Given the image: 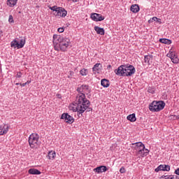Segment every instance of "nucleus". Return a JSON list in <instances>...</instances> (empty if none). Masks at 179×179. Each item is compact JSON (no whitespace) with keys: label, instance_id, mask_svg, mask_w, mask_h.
<instances>
[{"label":"nucleus","instance_id":"nucleus-32","mask_svg":"<svg viewBox=\"0 0 179 179\" xmlns=\"http://www.w3.org/2000/svg\"><path fill=\"white\" fill-rule=\"evenodd\" d=\"M171 61L173 64H178V57H177V56H176V57L173 58V59H171Z\"/></svg>","mask_w":179,"mask_h":179},{"label":"nucleus","instance_id":"nucleus-23","mask_svg":"<svg viewBox=\"0 0 179 179\" xmlns=\"http://www.w3.org/2000/svg\"><path fill=\"white\" fill-rule=\"evenodd\" d=\"M8 134V129L3 130V125L0 126V135H5Z\"/></svg>","mask_w":179,"mask_h":179},{"label":"nucleus","instance_id":"nucleus-24","mask_svg":"<svg viewBox=\"0 0 179 179\" xmlns=\"http://www.w3.org/2000/svg\"><path fill=\"white\" fill-rule=\"evenodd\" d=\"M132 145H135V149H138V148H141V146H143L144 144L142 143V142H138V143H132Z\"/></svg>","mask_w":179,"mask_h":179},{"label":"nucleus","instance_id":"nucleus-47","mask_svg":"<svg viewBox=\"0 0 179 179\" xmlns=\"http://www.w3.org/2000/svg\"><path fill=\"white\" fill-rule=\"evenodd\" d=\"M71 73H73V72L71 71Z\"/></svg>","mask_w":179,"mask_h":179},{"label":"nucleus","instance_id":"nucleus-41","mask_svg":"<svg viewBox=\"0 0 179 179\" xmlns=\"http://www.w3.org/2000/svg\"><path fill=\"white\" fill-rule=\"evenodd\" d=\"M148 23H153V20L152 18H150L149 20H148Z\"/></svg>","mask_w":179,"mask_h":179},{"label":"nucleus","instance_id":"nucleus-5","mask_svg":"<svg viewBox=\"0 0 179 179\" xmlns=\"http://www.w3.org/2000/svg\"><path fill=\"white\" fill-rule=\"evenodd\" d=\"M115 73L117 76H128L127 72V65H121L117 68V69L115 70Z\"/></svg>","mask_w":179,"mask_h":179},{"label":"nucleus","instance_id":"nucleus-12","mask_svg":"<svg viewBox=\"0 0 179 179\" xmlns=\"http://www.w3.org/2000/svg\"><path fill=\"white\" fill-rule=\"evenodd\" d=\"M108 169L106 166H100L94 169L96 173H106Z\"/></svg>","mask_w":179,"mask_h":179},{"label":"nucleus","instance_id":"nucleus-44","mask_svg":"<svg viewBox=\"0 0 179 179\" xmlns=\"http://www.w3.org/2000/svg\"><path fill=\"white\" fill-rule=\"evenodd\" d=\"M150 93H152V94H153V93H155V91L150 92L149 91Z\"/></svg>","mask_w":179,"mask_h":179},{"label":"nucleus","instance_id":"nucleus-2","mask_svg":"<svg viewBox=\"0 0 179 179\" xmlns=\"http://www.w3.org/2000/svg\"><path fill=\"white\" fill-rule=\"evenodd\" d=\"M69 43H71L69 38H64L61 35H53V44L56 51H59V50L63 52L66 51V49L69 47Z\"/></svg>","mask_w":179,"mask_h":179},{"label":"nucleus","instance_id":"nucleus-18","mask_svg":"<svg viewBox=\"0 0 179 179\" xmlns=\"http://www.w3.org/2000/svg\"><path fill=\"white\" fill-rule=\"evenodd\" d=\"M100 67H101V64H96L92 68L93 72H94V73H99V71H100Z\"/></svg>","mask_w":179,"mask_h":179},{"label":"nucleus","instance_id":"nucleus-7","mask_svg":"<svg viewBox=\"0 0 179 179\" xmlns=\"http://www.w3.org/2000/svg\"><path fill=\"white\" fill-rule=\"evenodd\" d=\"M53 15H55V16L57 17H65V16L68 15V11H66V10L62 7H59L56 11V13H54Z\"/></svg>","mask_w":179,"mask_h":179},{"label":"nucleus","instance_id":"nucleus-37","mask_svg":"<svg viewBox=\"0 0 179 179\" xmlns=\"http://www.w3.org/2000/svg\"><path fill=\"white\" fill-rule=\"evenodd\" d=\"M157 23H159V24H162V19L157 18Z\"/></svg>","mask_w":179,"mask_h":179},{"label":"nucleus","instance_id":"nucleus-17","mask_svg":"<svg viewBox=\"0 0 179 179\" xmlns=\"http://www.w3.org/2000/svg\"><path fill=\"white\" fill-rule=\"evenodd\" d=\"M101 85L103 87H108L110 86V80L103 78L101 80Z\"/></svg>","mask_w":179,"mask_h":179},{"label":"nucleus","instance_id":"nucleus-30","mask_svg":"<svg viewBox=\"0 0 179 179\" xmlns=\"http://www.w3.org/2000/svg\"><path fill=\"white\" fill-rule=\"evenodd\" d=\"M8 22L9 23H15V21L13 20V16L12 15H9Z\"/></svg>","mask_w":179,"mask_h":179},{"label":"nucleus","instance_id":"nucleus-27","mask_svg":"<svg viewBox=\"0 0 179 179\" xmlns=\"http://www.w3.org/2000/svg\"><path fill=\"white\" fill-rule=\"evenodd\" d=\"M80 75H82V76H86V75H87V69H83L80 71Z\"/></svg>","mask_w":179,"mask_h":179},{"label":"nucleus","instance_id":"nucleus-4","mask_svg":"<svg viewBox=\"0 0 179 179\" xmlns=\"http://www.w3.org/2000/svg\"><path fill=\"white\" fill-rule=\"evenodd\" d=\"M38 139H39L38 134H32L29 136V144L30 148H31V149H34V148H37V146H38L39 145Z\"/></svg>","mask_w":179,"mask_h":179},{"label":"nucleus","instance_id":"nucleus-33","mask_svg":"<svg viewBox=\"0 0 179 179\" xmlns=\"http://www.w3.org/2000/svg\"><path fill=\"white\" fill-rule=\"evenodd\" d=\"M120 173H121V174H124V173H125V168L124 167L120 168Z\"/></svg>","mask_w":179,"mask_h":179},{"label":"nucleus","instance_id":"nucleus-6","mask_svg":"<svg viewBox=\"0 0 179 179\" xmlns=\"http://www.w3.org/2000/svg\"><path fill=\"white\" fill-rule=\"evenodd\" d=\"M24 44H26V41L24 39H21L20 43L17 40L14 39L10 43V47H13V48H23L24 47Z\"/></svg>","mask_w":179,"mask_h":179},{"label":"nucleus","instance_id":"nucleus-39","mask_svg":"<svg viewBox=\"0 0 179 179\" xmlns=\"http://www.w3.org/2000/svg\"><path fill=\"white\" fill-rule=\"evenodd\" d=\"M152 19V22H157V17H153Z\"/></svg>","mask_w":179,"mask_h":179},{"label":"nucleus","instance_id":"nucleus-34","mask_svg":"<svg viewBox=\"0 0 179 179\" xmlns=\"http://www.w3.org/2000/svg\"><path fill=\"white\" fill-rule=\"evenodd\" d=\"M64 29L62 27L58 28V29H57V31L59 33H64Z\"/></svg>","mask_w":179,"mask_h":179},{"label":"nucleus","instance_id":"nucleus-29","mask_svg":"<svg viewBox=\"0 0 179 179\" xmlns=\"http://www.w3.org/2000/svg\"><path fill=\"white\" fill-rule=\"evenodd\" d=\"M168 55H169V57L171 58V59H173V58H176V57H177L176 55V53L171 52L170 54H168Z\"/></svg>","mask_w":179,"mask_h":179},{"label":"nucleus","instance_id":"nucleus-9","mask_svg":"<svg viewBox=\"0 0 179 179\" xmlns=\"http://www.w3.org/2000/svg\"><path fill=\"white\" fill-rule=\"evenodd\" d=\"M90 17L94 22H101V21L104 20L103 16L101 15L100 14L96 13H92Z\"/></svg>","mask_w":179,"mask_h":179},{"label":"nucleus","instance_id":"nucleus-8","mask_svg":"<svg viewBox=\"0 0 179 179\" xmlns=\"http://www.w3.org/2000/svg\"><path fill=\"white\" fill-rule=\"evenodd\" d=\"M61 120H64L67 124H73L75 122L73 117L71 116V115L68 113H63L61 116Z\"/></svg>","mask_w":179,"mask_h":179},{"label":"nucleus","instance_id":"nucleus-1","mask_svg":"<svg viewBox=\"0 0 179 179\" xmlns=\"http://www.w3.org/2000/svg\"><path fill=\"white\" fill-rule=\"evenodd\" d=\"M77 92H79L74 101L73 106L75 107H70V110L77 112L78 117L82 116L83 113L87 110V112L92 111L93 108L90 107V101L86 99V95L90 93L89 85H83L77 88Z\"/></svg>","mask_w":179,"mask_h":179},{"label":"nucleus","instance_id":"nucleus-46","mask_svg":"<svg viewBox=\"0 0 179 179\" xmlns=\"http://www.w3.org/2000/svg\"><path fill=\"white\" fill-rule=\"evenodd\" d=\"M108 68H111V65H108Z\"/></svg>","mask_w":179,"mask_h":179},{"label":"nucleus","instance_id":"nucleus-20","mask_svg":"<svg viewBox=\"0 0 179 179\" xmlns=\"http://www.w3.org/2000/svg\"><path fill=\"white\" fill-rule=\"evenodd\" d=\"M17 3V0H7V5L10 8H13Z\"/></svg>","mask_w":179,"mask_h":179},{"label":"nucleus","instance_id":"nucleus-48","mask_svg":"<svg viewBox=\"0 0 179 179\" xmlns=\"http://www.w3.org/2000/svg\"><path fill=\"white\" fill-rule=\"evenodd\" d=\"M178 179H179V177H178Z\"/></svg>","mask_w":179,"mask_h":179},{"label":"nucleus","instance_id":"nucleus-40","mask_svg":"<svg viewBox=\"0 0 179 179\" xmlns=\"http://www.w3.org/2000/svg\"><path fill=\"white\" fill-rule=\"evenodd\" d=\"M20 86H22V87H24V86H26V83H20Z\"/></svg>","mask_w":179,"mask_h":179},{"label":"nucleus","instance_id":"nucleus-11","mask_svg":"<svg viewBox=\"0 0 179 179\" xmlns=\"http://www.w3.org/2000/svg\"><path fill=\"white\" fill-rule=\"evenodd\" d=\"M155 171L157 173H159V171H170V166L169 165H159L155 169Z\"/></svg>","mask_w":179,"mask_h":179},{"label":"nucleus","instance_id":"nucleus-10","mask_svg":"<svg viewBox=\"0 0 179 179\" xmlns=\"http://www.w3.org/2000/svg\"><path fill=\"white\" fill-rule=\"evenodd\" d=\"M126 69H127V76H132L134 75V73H135L136 70H135V67L133 65H126Z\"/></svg>","mask_w":179,"mask_h":179},{"label":"nucleus","instance_id":"nucleus-28","mask_svg":"<svg viewBox=\"0 0 179 179\" xmlns=\"http://www.w3.org/2000/svg\"><path fill=\"white\" fill-rule=\"evenodd\" d=\"M143 149H145V145H141V147H138V148L136 149V150H137L139 155V153H142L143 152Z\"/></svg>","mask_w":179,"mask_h":179},{"label":"nucleus","instance_id":"nucleus-31","mask_svg":"<svg viewBox=\"0 0 179 179\" xmlns=\"http://www.w3.org/2000/svg\"><path fill=\"white\" fill-rule=\"evenodd\" d=\"M6 129H7V132H8V131H9V125L3 124V131H6Z\"/></svg>","mask_w":179,"mask_h":179},{"label":"nucleus","instance_id":"nucleus-36","mask_svg":"<svg viewBox=\"0 0 179 179\" xmlns=\"http://www.w3.org/2000/svg\"><path fill=\"white\" fill-rule=\"evenodd\" d=\"M178 178L177 176H171V179H178Z\"/></svg>","mask_w":179,"mask_h":179},{"label":"nucleus","instance_id":"nucleus-26","mask_svg":"<svg viewBox=\"0 0 179 179\" xmlns=\"http://www.w3.org/2000/svg\"><path fill=\"white\" fill-rule=\"evenodd\" d=\"M149 153V151H148V149H146V148H144L143 150V152H139V154L138 155H141V156H146V155H148Z\"/></svg>","mask_w":179,"mask_h":179},{"label":"nucleus","instance_id":"nucleus-21","mask_svg":"<svg viewBox=\"0 0 179 179\" xmlns=\"http://www.w3.org/2000/svg\"><path fill=\"white\" fill-rule=\"evenodd\" d=\"M127 120L130 121L131 122H135L136 121V117L135 116V113H133L131 115H129L127 116Z\"/></svg>","mask_w":179,"mask_h":179},{"label":"nucleus","instance_id":"nucleus-15","mask_svg":"<svg viewBox=\"0 0 179 179\" xmlns=\"http://www.w3.org/2000/svg\"><path fill=\"white\" fill-rule=\"evenodd\" d=\"M130 10L133 13H138L139 12V6L138 4L131 5Z\"/></svg>","mask_w":179,"mask_h":179},{"label":"nucleus","instance_id":"nucleus-14","mask_svg":"<svg viewBox=\"0 0 179 179\" xmlns=\"http://www.w3.org/2000/svg\"><path fill=\"white\" fill-rule=\"evenodd\" d=\"M28 173L29 174L35 175V176H39V174H41V171H38V169H30L28 171Z\"/></svg>","mask_w":179,"mask_h":179},{"label":"nucleus","instance_id":"nucleus-35","mask_svg":"<svg viewBox=\"0 0 179 179\" xmlns=\"http://www.w3.org/2000/svg\"><path fill=\"white\" fill-rule=\"evenodd\" d=\"M15 77L16 78H22V72H18Z\"/></svg>","mask_w":179,"mask_h":179},{"label":"nucleus","instance_id":"nucleus-25","mask_svg":"<svg viewBox=\"0 0 179 179\" xmlns=\"http://www.w3.org/2000/svg\"><path fill=\"white\" fill-rule=\"evenodd\" d=\"M49 9H50V10H52V12H55V13H57V11L58 10V6H48Z\"/></svg>","mask_w":179,"mask_h":179},{"label":"nucleus","instance_id":"nucleus-13","mask_svg":"<svg viewBox=\"0 0 179 179\" xmlns=\"http://www.w3.org/2000/svg\"><path fill=\"white\" fill-rule=\"evenodd\" d=\"M94 29L95 30V31H96L97 34H100L101 36H104V34H105L104 28H101L100 27L95 26L94 27Z\"/></svg>","mask_w":179,"mask_h":179},{"label":"nucleus","instance_id":"nucleus-22","mask_svg":"<svg viewBox=\"0 0 179 179\" xmlns=\"http://www.w3.org/2000/svg\"><path fill=\"white\" fill-rule=\"evenodd\" d=\"M159 43H162V44L170 45V44H171V40L168 39V38H160Z\"/></svg>","mask_w":179,"mask_h":179},{"label":"nucleus","instance_id":"nucleus-3","mask_svg":"<svg viewBox=\"0 0 179 179\" xmlns=\"http://www.w3.org/2000/svg\"><path fill=\"white\" fill-rule=\"evenodd\" d=\"M164 107H166V103H164V101H153L149 106V110L152 113H159V111H162Z\"/></svg>","mask_w":179,"mask_h":179},{"label":"nucleus","instance_id":"nucleus-45","mask_svg":"<svg viewBox=\"0 0 179 179\" xmlns=\"http://www.w3.org/2000/svg\"><path fill=\"white\" fill-rule=\"evenodd\" d=\"M15 85H16V86H18V85H20V83H15Z\"/></svg>","mask_w":179,"mask_h":179},{"label":"nucleus","instance_id":"nucleus-19","mask_svg":"<svg viewBox=\"0 0 179 179\" xmlns=\"http://www.w3.org/2000/svg\"><path fill=\"white\" fill-rule=\"evenodd\" d=\"M55 156H57L55 151H50L48 153V159H49V160H52L53 159H55Z\"/></svg>","mask_w":179,"mask_h":179},{"label":"nucleus","instance_id":"nucleus-43","mask_svg":"<svg viewBox=\"0 0 179 179\" xmlns=\"http://www.w3.org/2000/svg\"><path fill=\"white\" fill-rule=\"evenodd\" d=\"M73 1V2H78V0H72Z\"/></svg>","mask_w":179,"mask_h":179},{"label":"nucleus","instance_id":"nucleus-38","mask_svg":"<svg viewBox=\"0 0 179 179\" xmlns=\"http://www.w3.org/2000/svg\"><path fill=\"white\" fill-rule=\"evenodd\" d=\"M175 174H176L177 176H179V168H178V169L175 171Z\"/></svg>","mask_w":179,"mask_h":179},{"label":"nucleus","instance_id":"nucleus-42","mask_svg":"<svg viewBox=\"0 0 179 179\" xmlns=\"http://www.w3.org/2000/svg\"><path fill=\"white\" fill-rule=\"evenodd\" d=\"M31 81H29V80H28V81H27L25 83H26V85H29V84L31 83Z\"/></svg>","mask_w":179,"mask_h":179},{"label":"nucleus","instance_id":"nucleus-16","mask_svg":"<svg viewBox=\"0 0 179 179\" xmlns=\"http://www.w3.org/2000/svg\"><path fill=\"white\" fill-rule=\"evenodd\" d=\"M152 59H153V55H145L144 57V62L147 65L150 64V61H152Z\"/></svg>","mask_w":179,"mask_h":179}]
</instances>
